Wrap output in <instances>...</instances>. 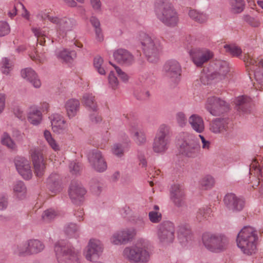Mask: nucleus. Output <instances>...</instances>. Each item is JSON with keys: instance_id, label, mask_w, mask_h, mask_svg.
Returning <instances> with one entry per match:
<instances>
[{"instance_id": "nucleus-1", "label": "nucleus", "mask_w": 263, "mask_h": 263, "mask_svg": "<svg viewBox=\"0 0 263 263\" xmlns=\"http://www.w3.org/2000/svg\"><path fill=\"white\" fill-rule=\"evenodd\" d=\"M148 247L146 239L140 238L134 245L124 249L123 257L131 263H147L151 257Z\"/></svg>"}, {"instance_id": "nucleus-2", "label": "nucleus", "mask_w": 263, "mask_h": 263, "mask_svg": "<svg viewBox=\"0 0 263 263\" xmlns=\"http://www.w3.org/2000/svg\"><path fill=\"white\" fill-rule=\"evenodd\" d=\"M258 235L256 230L250 226L244 227L237 234L236 242L243 254H254L257 251Z\"/></svg>"}, {"instance_id": "nucleus-3", "label": "nucleus", "mask_w": 263, "mask_h": 263, "mask_svg": "<svg viewBox=\"0 0 263 263\" xmlns=\"http://www.w3.org/2000/svg\"><path fill=\"white\" fill-rule=\"evenodd\" d=\"M155 12L158 19L165 25L175 27L178 24V13L169 0H156Z\"/></svg>"}, {"instance_id": "nucleus-4", "label": "nucleus", "mask_w": 263, "mask_h": 263, "mask_svg": "<svg viewBox=\"0 0 263 263\" xmlns=\"http://www.w3.org/2000/svg\"><path fill=\"white\" fill-rule=\"evenodd\" d=\"M177 142L180 154L189 158H195L199 156L201 147L195 141L194 135L184 132L180 133L177 137Z\"/></svg>"}, {"instance_id": "nucleus-5", "label": "nucleus", "mask_w": 263, "mask_h": 263, "mask_svg": "<svg viewBox=\"0 0 263 263\" xmlns=\"http://www.w3.org/2000/svg\"><path fill=\"white\" fill-rule=\"evenodd\" d=\"M139 40L147 60L151 63L158 62L162 50L159 41L144 32L140 33Z\"/></svg>"}, {"instance_id": "nucleus-6", "label": "nucleus", "mask_w": 263, "mask_h": 263, "mask_svg": "<svg viewBox=\"0 0 263 263\" xmlns=\"http://www.w3.org/2000/svg\"><path fill=\"white\" fill-rule=\"evenodd\" d=\"M170 127L165 124L158 128L152 144V149L155 153L164 154L168 149L170 143Z\"/></svg>"}, {"instance_id": "nucleus-7", "label": "nucleus", "mask_w": 263, "mask_h": 263, "mask_svg": "<svg viewBox=\"0 0 263 263\" xmlns=\"http://www.w3.org/2000/svg\"><path fill=\"white\" fill-rule=\"evenodd\" d=\"M54 251L59 263H80L78 253L65 242H57Z\"/></svg>"}, {"instance_id": "nucleus-8", "label": "nucleus", "mask_w": 263, "mask_h": 263, "mask_svg": "<svg viewBox=\"0 0 263 263\" xmlns=\"http://www.w3.org/2000/svg\"><path fill=\"white\" fill-rule=\"evenodd\" d=\"M202 242L207 249L217 252L224 250L229 241L228 238L222 234L205 233L202 235Z\"/></svg>"}, {"instance_id": "nucleus-9", "label": "nucleus", "mask_w": 263, "mask_h": 263, "mask_svg": "<svg viewBox=\"0 0 263 263\" xmlns=\"http://www.w3.org/2000/svg\"><path fill=\"white\" fill-rule=\"evenodd\" d=\"M175 227L170 221H164L157 226V235L159 243L161 246H167L175 239Z\"/></svg>"}, {"instance_id": "nucleus-10", "label": "nucleus", "mask_w": 263, "mask_h": 263, "mask_svg": "<svg viewBox=\"0 0 263 263\" xmlns=\"http://www.w3.org/2000/svg\"><path fill=\"white\" fill-rule=\"evenodd\" d=\"M104 250L102 242L99 239H90L83 250V255L88 261H94L99 259Z\"/></svg>"}, {"instance_id": "nucleus-11", "label": "nucleus", "mask_w": 263, "mask_h": 263, "mask_svg": "<svg viewBox=\"0 0 263 263\" xmlns=\"http://www.w3.org/2000/svg\"><path fill=\"white\" fill-rule=\"evenodd\" d=\"M136 233L134 228H126L115 232L110 237V241L114 245H125L132 241Z\"/></svg>"}, {"instance_id": "nucleus-12", "label": "nucleus", "mask_w": 263, "mask_h": 263, "mask_svg": "<svg viewBox=\"0 0 263 263\" xmlns=\"http://www.w3.org/2000/svg\"><path fill=\"white\" fill-rule=\"evenodd\" d=\"M205 108L213 116H218L226 112L228 105L225 101L219 98L211 97L208 98Z\"/></svg>"}, {"instance_id": "nucleus-13", "label": "nucleus", "mask_w": 263, "mask_h": 263, "mask_svg": "<svg viewBox=\"0 0 263 263\" xmlns=\"http://www.w3.org/2000/svg\"><path fill=\"white\" fill-rule=\"evenodd\" d=\"M163 72L166 78L173 82L177 83L180 80L181 67L176 60H168L163 65Z\"/></svg>"}, {"instance_id": "nucleus-14", "label": "nucleus", "mask_w": 263, "mask_h": 263, "mask_svg": "<svg viewBox=\"0 0 263 263\" xmlns=\"http://www.w3.org/2000/svg\"><path fill=\"white\" fill-rule=\"evenodd\" d=\"M57 22L54 23L57 25V39L61 40L63 39L67 32L71 31L77 25V21L73 18L57 17Z\"/></svg>"}, {"instance_id": "nucleus-15", "label": "nucleus", "mask_w": 263, "mask_h": 263, "mask_svg": "<svg viewBox=\"0 0 263 263\" xmlns=\"http://www.w3.org/2000/svg\"><path fill=\"white\" fill-rule=\"evenodd\" d=\"M193 62L197 67H201L214 56L212 51L206 48L193 49L190 51Z\"/></svg>"}, {"instance_id": "nucleus-16", "label": "nucleus", "mask_w": 263, "mask_h": 263, "mask_svg": "<svg viewBox=\"0 0 263 263\" xmlns=\"http://www.w3.org/2000/svg\"><path fill=\"white\" fill-rule=\"evenodd\" d=\"M87 157L90 165L96 171L103 172L107 169V163L100 151L92 149L89 152Z\"/></svg>"}, {"instance_id": "nucleus-17", "label": "nucleus", "mask_w": 263, "mask_h": 263, "mask_svg": "<svg viewBox=\"0 0 263 263\" xmlns=\"http://www.w3.org/2000/svg\"><path fill=\"white\" fill-rule=\"evenodd\" d=\"M86 193V189L80 182L77 181L71 182L69 188V196L74 204H81L84 201Z\"/></svg>"}, {"instance_id": "nucleus-18", "label": "nucleus", "mask_w": 263, "mask_h": 263, "mask_svg": "<svg viewBox=\"0 0 263 263\" xmlns=\"http://www.w3.org/2000/svg\"><path fill=\"white\" fill-rule=\"evenodd\" d=\"M29 153L33 164L34 172L36 175L42 177L45 172V165L43 155L37 147H32L30 149Z\"/></svg>"}, {"instance_id": "nucleus-19", "label": "nucleus", "mask_w": 263, "mask_h": 263, "mask_svg": "<svg viewBox=\"0 0 263 263\" xmlns=\"http://www.w3.org/2000/svg\"><path fill=\"white\" fill-rule=\"evenodd\" d=\"M223 201L227 208L233 212L241 211L245 204L243 198L238 197L233 193L227 194L224 197Z\"/></svg>"}, {"instance_id": "nucleus-20", "label": "nucleus", "mask_w": 263, "mask_h": 263, "mask_svg": "<svg viewBox=\"0 0 263 263\" xmlns=\"http://www.w3.org/2000/svg\"><path fill=\"white\" fill-rule=\"evenodd\" d=\"M214 71L209 76L211 79L222 80L230 71L229 63L223 60H216L214 63Z\"/></svg>"}, {"instance_id": "nucleus-21", "label": "nucleus", "mask_w": 263, "mask_h": 263, "mask_svg": "<svg viewBox=\"0 0 263 263\" xmlns=\"http://www.w3.org/2000/svg\"><path fill=\"white\" fill-rule=\"evenodd\" d=\"M15 165L18 173L26 180L32 176L29 161L24 157H18L15 160Z\"/></svg>"}, {"instance_id": "nucleus-22", "label": "nucleus", "mask_w": 263, "mask_h": 263, "mask_svg": "<svg viewBox=\"0 0 263 263\" xmlns=\"http://www.w3.org/2000/svg\"><path fill=\"white\" fill-rule=\"evenodd\" d=\"M113 56L115 61L120 64L129 66L135 62L134 55L125 49L119 48L116 50Z\"/></svg>"}, {"instance_id": "nucleus-23", "label": "nucleus", "mask_w": 263, "mask_h": 263, "mask_svg": "<svg viewBox=\"0 0 263 263\" xmlns=\"http://www.w3.org/2000/svg\"><path fill=\"white\" fill-rule=\"evenodd\" d=\"M128 130L137 145H143L146 143V136L145 133L139 124L136 123H130Z\"/></svg>"}, {"instance_id": "nucleus-24", "label": "nucleus", "mask_w": 263, "mask_h": 263, "mask_svg": "<svg viewBox=\"0 0 263 263\" xmlns=\"http://www.w3.org/2000/svg\"><path fill=\"white\" fill-rule=\"evenodd\" d=\"M49 119L54 133L60 134L64 132L66 128V121L63 116L55 113L51 115Z\"/></svg>"}, {"instance_id": "nucleus-25", "label": "nucleus", "mask_w": 263, "mask_h": 263, "mask_svg": "<svg viewBox=\"0 0 263 263\" xmlns=\"http://www.w3.org/2000/svg\"><path fill=\"white\" fill-rule=\"evenodd\" d=\"M170 199L177 206H181L184 203V193L179 184L172 185L170 188Z\"/></svg>"}, {"instance_id": "nucleus-26", "label": "nucleus", "mask_w": 263, "mask_h": 263, "mask_svg": "<svg viewBox=\"0 0 263 263\" xmlns=\"http://www.w3.org/2000/svg\"><path fill=\"white\" fill-rule=\"evenodd\" d=\"M244 62L246 66L251 71L254 72L255 79L257 81L262 82L263 81V71H261L260 67L261 65L259 64V62L257 63V61L253 57L250 55H248L244 58Z\"/></svg>"}, {"instance_id": "nucleus-27", "label": "nucleus", "mask_w": 263, "mask_h": 263, "mask_svg": "<svg viewBox=\"0 0 263 263\" xmlns=\"http://www.w3.org/2000/svg\"><path fill=\"white\" fill-rule=\"evenodd\" d=\"M21 76L29 82L34 87L39 88L41 86V81L36 72L31 68L23 69L21 72Z\"/></svg>"}, {"instance_id": "nucleus-28", "label": "nucleus", "mask_w": 263, "mask_h": 263, "mask_svg": "<svg viewBox=\"0 0 263 263\" xmlns=\"http://www.w3.org/2000/svg\"><path fill=\"white\" fill-rule=\"evenodd\" d=\"M191 128L198 134H201L205 130V123L203 118L197 114H192L188 119Z\"/></svg>"}, {"instance_id": "nucleus-29", "label": "nucleus", "mask_w": 263, "mask_h": 263, "mask_svg": "<svg viewBox=\"0 0 263 263\" xmlns=\"http://www.w3.org/2000/svg\"><path fill=\"white\" fill-rule=\"evenodd\" d=\"M228 128L227 120L223 118H215L209 124L210 131L214 134H223Z\"/></svg>"}, {"instance_id": "nucleus-30", "label": "nucleus", "mask_w": 263, "mask_h": 263, "mask_svg": "<svg viewBox=\"0 0 263 263\" xmlns=\"http://www.w3.org/2000/svg\"><path fill=\"white\" fill-rule=\"evenodd\" d=\"M27 118L29 123L33 125L40 124L43 120V115L40 108L36 105L30 106L27 114Z\"/></svg>"}, {"instance_id": "nucleus-31", "label": "nucleus", "mask_w": 263, "mask_h": 263, "mask_svg": "<svg viewBox=\"0 0 263 263\" xmlns=\"http://www.w3.org/2000/svg\"><path fill=\"white\" fill-rule=\"evenodd\" d=\"M65 108L67 117L69 119H72L76 117L79 112L80 102L76 99H69L65 102Z\"/></svg>"}, {"instance_id": "nucleus-32", "label": "nucleus", "mask_w": 263, "mask_h": 263, "mask_svg": "<svg viewBox=\"0 0 263 263\" xmlns=\"http://www.w3.org/2000/svg\"><path fill=\"white\" fill-rule=\"evenodd\" d=\"M57 58L65 63H71L77 57V53L74 50L62 48L55 51Z\"/></svg>"}, {"instance_id": "nucleus-33", "label": "nucleus", "mask_w": 263, "mask_h": 263, "mask_svg": "<svg viewBox=\"0 0 263 263\" xmlns=\"http://www.w3.org/2000/svg\"><path fill=\"white\" fill-rule=\"evenodd\" d=\"M49 189L53 193L59 192L61 190L60 177L55 173L51 174L47 180Z\"/></svg>"}, {"instance_id": "nucleus-34", "label": "nucleus", "mask_w": 263, "mask_h": 263, "mask_svg": "<svg viewBox=\"0 0 263 263\" xmlns=\"http://www.w3.org/2000/svg\"><path fill=\"white\" fill-rule=\"evenodd\" d=\"M29 255L42 252L45 248L44 243L38 239L28 240Z\"/></svg>"}, {"instance_id": "nucleus-35", "label": "nucleus", "mask_w": 263, "mask_h": 263, "mask_svg": "<svg viewBox=\"0 0 263 263\" xmlns=\"http://www.w3.org/2000/svg\"><path fill=\"white\" fill-rule=\"evenodd\" d=\"M12 190L14 195L19 199H23L25 197L26 187L22 181H16L14 182Z\"/></svg>"}, {"instance_id": "nucleus-36", "label": "nucleus", "mask_w": 263, "mask_h": 263, "mask_svg": "<svg viewBox=\"0 0 263 263\" xmlns=\"http://www.w3.org/2000/svg\"><path fill=\"white\" fill-rule=\"evenodd\" d=\"M12 250L14 254L20 256L29 255L28 240L23 241L18 244L14 245Z\"/></svg>"}, {"instance_id": "nucleus-37", "label": "nucleus", "mask_w": 263, "mask_h": 263, "mask_svg": "<svg viewBox=\"0 0 263 263\" xmlns=\"http://www.w3.org/2000/svg\"><path fill=\"white\" fill-rule=\"evenodd\" d=\"M83 103L89 110L92 111H97L98 106L95 96L91 93H85L83 97Z\"/></svg>"}, {"instance_id": "nucleus-38", "label": "nucleus", "mask_w": 263, "mask_h": 263, "mask_svg": "<svg viewBox=\"0 0 263 263\" xmlns=\"http://www.w3.org/2000/svg\"><path fill=\"white\" fill-rule=\"evenodd\" d=\"M251 99L247 96H239L235 99V103L238 106V109L243 112L247 111V108L250 107Z\"/></svg>"}, {"instance_id": "nucleus-39", "label": "nucleus", "mask_w": 263, "mask_h": 263, "mask_svg": "<svg viewBox=\"0 0 263 263\" xmlns=\"http://www.w3.org/2000/svg\"><path fill=\"white\" fill-rule=\"evenodd\" d=\"M212 211L210 207L205 206L200 208L197 212L196 219L201 222L208 220L211 216Z\"/></svg>"}, {"instance_id": "nucleus-40", "label": "nucleus", "mask_w": 263, "mask_h": 263, "mask_svg": "<svg viewBox=\"0 0 263 263\" xmlns=\"http://www.w3.org/2000/svg\"><path fill=\"white\" fill-rule=\"evenodd\" d=\"M1 142L3 145L6 146L9 149L13 151L17 149L16 143L7 133L5 132L2 135Z\"/></svg>"}, {"instance_id": "nucleus-41", "label": "nucleus", "mask_w": 263, "mask_h": 263, "mask_svg": "<svg viewBox=\"0 0 263 263\" xmlns=\"http://www.w3.org/2000/svg\"><path fill=\"white\" fill-rule=\"evenodd\" d=\"M189 15L192 19L199 23H203L208 20V16L205 13L196 10H190Z\"/></svg>"}, {"instance_id": "nucleus-42", "label": "nucleus", "mask_w": 263, "mask_h": 263, "mask_svg": "<svg viewBox=\"0 0 263 263\" xmlns=\"http://www.w3.org/2000/svg\"><path fill=\"white\" fill-rule=\"evenodd\" d=\"M229 4L232 12L234 13H239L243 10L244 0H229Z\"/></svg>"}, {"instance_id": "nucleus-43", "label": "nucleus", "mask_w": 263, "mask_h": 263, "mask_svg": "<svg viewBox=\"0 0 263 263\" xmlns=\"http://www.w3.org/2000/svg\"><path fill=\"white\" fill-rule=\"evenodd\" d=\"M44 137L49 145L53 151L57 152L60 150V145L52 137L51 134L49 130H45L44 131Z\"/></svg>"}, {"instance_id": "nucleus-44", "label": "nucleus", "mask_w": 263, "mask_h": 263, "mask_svg": "<svg viewBox=\"0 0 263 263\" xmlns=\"http://www.w3.org/2000/svg\"><path fill=\"white\" fill-rule=\"evenodd\" d=\"M80 227L75 223L70 222L65 225L64 231L65 233L70 237L75 236L79 231Z\"/></svg>"}, {"instance_id": "nucleus-45", "label": "nucleus", "mask_w": 263, "mask_h": 263, "mask_svg": "<svg viewBox=\"0 0 263 263\" xmlns=\"http://www.w3.org/2000/svg\"><path fill=\"white\" fill-rule=\"evenodd\" d=\"M214 184V179L212 176L210 175H208L204 177L200 181V186L203 190H208L211 189L213 187Z\"/></svg>"}, {"instance_id": "nucleus-46", "label": "nucleus", "mask_w": 263, "mask_h": 263, "mask_svg": "<svg viewBox=\"0 0 263 263\" xmlns=\"http://www.w3.org/2000/svg\"><path fill=\"white\" fill-rule=\"evenodd\" d=\"M32 31L35 36L37 38V41L41 45H44L46 42V37L45 31L40 28H33Z\"/></svg>"}, {"instance_id": "nucleus-47", "label": "nucleus", "mask_w": 263, "mask_h": 263, "mask_svg": "<svg viewBox=\"0 0 263 263\" xmlns=\"http://www.w3.org/2000/svg\"><path fill=\"white\" fill-rule=\"evenodd\" d=\"M175 120L178 125L182 128L186 126L188 121L185 114L183 111H178L176 113Z\"/></svg>"}, {"instance_id": "nucleus-48", "label": "nucleus", "mask_w": 263, "mask_h": 263, "mask_svg": "<svg viewBox=\"0 0 263 263\" xmlns=\"http://www.w3.org/2000/svg\"><path fill=\"white\" fill-rule=\"evenodd\" d=\"M103 59L100 56H97L93 60V65L98 72L101 75H104L106 73L104 67L102 66L103 64Z\"/></svg>"}, {"instance_id": "nucleus-49", "label": "nucleus", "mask_w": 263, "mask_h": 263, "mask_svg": "<svg viewBox=\"0 0 263 263\" xmlns=\"http://www.w3.org/2000/svg\"><path fill=\"white\" fill-rule=\"evenodd\" d=\"M12 64L6 58L2 59L1 64V70L3 74H8L12 69Z\"/></svg>"}, {"instance_id": "nucleus-50", "label": "nucleus", "mask_w": 263, "mask_h": 263, "mask_svg": "<svg viewBox=\"0 0 263 263\" xmlns=\"http://www.w3.org/2000/svg\"><path fill=\"white\" fill-rule=\"evenodd\" d=\"M227 52L234 57H239L242 53L240 47L235 45H226L224 46Z\"/></svg>"}, {"instance_id": "nucleus-51", "label": "nucleus", "mask_w": 263, "mask_h": 263, "mask_svg": "<svg viewBox=\"0 0 263 263\" xmlns=\"http://www.w3.org/2000/svg\"><path fill=\"white\" fill-rule=\"evenodd\" d=\"M37 16L39 18L43 20L47 19L53 24H54V23H56L58 20L57 16H50L49 11L47 10L41 11L39 13Z\"/></svg>"}, {"instance_id": "nucleus-52", "label": "nucleus", "mask_w": 263, "mask_h": 263, "mask_svg": "<svg viewBox=\"0 0 263 263\" xmlns=\"http://www.w3.org/2000/svg\"><path fill=\"white\" fill-rule=\"evenodd\" d=\"M108 81L109 87L112 89L115 90L118 88L119 81L114 71H111L109 72L108 77Z\"/></svg>"}, {"instance_id": "nucleus-53", "label": "nucleus", "mask_w": 263, "mask_h": 263, "mask_svg": "<svg viewBox=\"0 0 263 263\" xmlns=\"http://www.w3.org/2000/svg\"><path fill=\"white\" fill-rule=\"evenodd\" d=\"M150 221L153 223H158L162 219V214L159 211H151L148 213Z\"/></svg>"}, {"instance_id": "nucleus-54", "label": "nucleus", "mask_w": 263, "mask_h": 263, "mask_svg": "<svg viewBox=\"0 0 263 263\" xmlns=\"http://www.w3.org/2000/svg\"><path fill=\"white\" fill-rule=\"evenodd\" d=\"M250 173H254L257 176L258 179H260L259 177L261 175V168L258 162L256 160L253 161L250 165Z\"/></svg>"}, {"instance_id": "nucleus-55", "label": "nucleus", "mask_w": 263, "mask_h": 263, "mask_svg": "<svg viewBox=\"0 0 263 263\" xmlns=\"http://www.w3.org/2000/svg\"><path fill=\"white\" fill-rule=\"evenodd\" d=\"M124 148L121 144L115 143L112 146V153L118 157H121L124 154Z\"/></svg>"}, {"instance_id": "nucleus-56", "label": "nucleus", "mask_w": 263, "mask_h": 263, "mask_svg": "<svg viewBox=\"0 0 263 263\" xmlns=\"http://www.w3.org/2000/svg\"><path fill=\"white\" fill-rule=\"evenodd\" d=\"M109 64L112 65L116 69V72L117 73L120 79L123 82H128L129 76L125 72L122 71V70L118 66L113 65L111 62H109Z\"/></svg>"}, {"instance_id": "nucleus-57", "label": "nucleus", "mask_w": 263, "mask_h": 263, "mask_svg": "<svg viewBox=\"0 0 263 263\" xmlns=\"http://www.w3.org/2000/svg\"><path fill=\"white\" fill-rule=\"evenodd\" d=\"M57 215V212L53 209H48L45 211L42 215L44 220L48 221L53 219Z\"/></svg>"}, {"instance_id": "nucleus-58", "label": "nucleus", "mask_w": 263, "mask_h": 263, "mask_svg": "<svg viewBox=\"0 0 263 263\" xmlns=\"http://www.w3.org/2000/svg\"><path fill=\"white\" fill-rule=\"evenodd\" d=\"M70 173L73 175H77L82 169L81 164L77 161H71L69 165Z\"/></svg>"}, {"instance_id": "nucleus-59", "label": "nucleus", "mask_w": 263, "mask_h": 263, "mask_svg": "<svg viewBox=\"0 0 263 263\" xmlns=\"http://www.w3.org/2000/svg\"><path fill=\"white\" fill-rule=\"evenodd\" d=\"M10 31L9 24L4 21H0V37L7 35Z\"/></svg>"}, {"instance_id": "nucleus-60", "label": "nucleus", "mask_w": 263, "mask_h": 263, "mask_svg": "<svg viewBox=\"0 0 263 263\" xmlns=\"http://www.w3.org/2000/svg\"><path fill=\"white\" fill-rule=\"evenodd\" d=\"M30 58L32 60L39 62L40 63L43 62L46 59L45 53L35 52L34 53L30 54Z\"/></svg>"}, {"instance_id": "nucleus-61", "label": "nucleus", "mask_w": 263, "mask_h": 263, "mask_svg": "<svg viewBox=\"0 0 263 263\" xmlns=\"http://www.w3.org/2000/svg\"><path fill=\"white\" fill-rule=\"evenodd\" d=\"M93 10L97 13L102 11V3L100 0H89Z\"/></svg>"}, {"instance_id": "nucleus-62", "label": "nucleus", "mask_w": 263, "mask_h": 263, "mask_svg": "<svg viewBox=\"0 0 263 263\" xmlns=\"http://www.w3.org/2000/svg\"><path fill=\"white\" fill-rule=\"evenodd\" d=\"M146 223V219L142 216H138L135 221V224L139 230L143 229Z\"/></svg>"}, {"instance_id": "nucleus-63", "label": "nucleus", "mask_w": 263, "mask_h": 263, "mask_svg": "<svg viewBox=\"0 0 263 263\" xmlns=\"http://www.w3.org/2000/svg\"><path fill=\"white\" fill-rule=\"evenodd\" d=\"M8 197L4 194L0 195V210H4L8 206Z\"/></svg>"}, {"instance_id": "nucleus-64", "label": "nucleus", "mask_w": 263, "mask_h": 263, "mask_svg": "<svg viewBox=\"0 0 263 263\" xmlns=\"http://www.w3.org/2000/svg\"><path fill=\"white\" fill-rule=\"evenodd\" d=\"M199 137L201 141L202 148L206 151H209L210 149L211 146V142L206 140L204 136L201 135H199Z\"/></svg>"}]
</instances>
